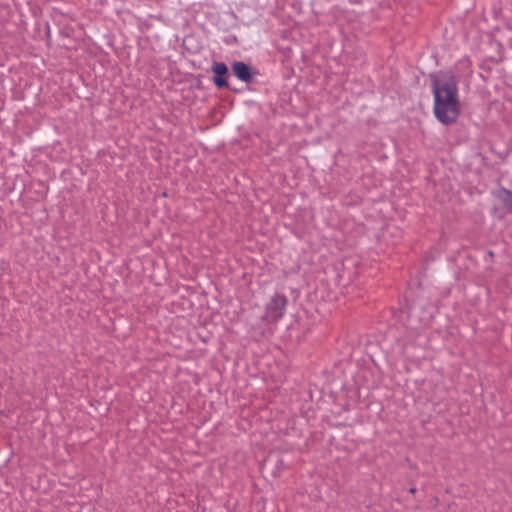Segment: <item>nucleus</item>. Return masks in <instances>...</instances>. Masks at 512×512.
Instances as JSON below:
<instances>
[{"instance_id":"f257e3e1","label":"nucleus","mask_w":512,"mask_h":512,"mask_svg":"<svg viewBox=\"0 0 512 512\" xmlns=\"http://www.w3.org/2000/svg\"><path fill=\"white\" fill-rule=\"evenodd\" d=\"M434 94V113L443 124L456 121L459 113L458 88L455 77L451 73L440 72L432 77Z\"/></svg>"},{"instance_id":"f03ea898","label":"nucleus","mask_w":512,"mask_h":512,"mask_svg":"<svg viewBox=\"0 0 512 512\" xmlns=\"http://www.w3.org/2000/svg\"><path fill=\"white\" fill-rule=\"evenodd\" d=\"M287 299L283 295L275 294L266 306L262 319L268 323L278 321L284 315Z\"/></svg>"},{"instance_id":"7ed1b4c3","label":"nucleus","mask_w":512,"mask_h":512,"mask_svg":"<svg viewBox=\"0 0 512 512\" xmlns=\"http://www.w3.org/2000/svg\"><path fill=\"white\" fill-rule=\"evenodd\" d=\"M211 70L215 74L213 78L214 84L218 88H226L228 87L227 80L225 76L228 74V67L224 62H214L212 64Z\"/></svg>"},{"instance_id":"20e7f679","label":"nucleus","mask_w":512,"mask_h":512,"mask_svg":"<svg viewBox=\"0 0 512 512\" xmlns=\"http://www.w3.org/2000/svg\"><path fill=\"white\" fill-rule=\"evenodd\" d=\"M232 71L242 81L249 82L252 78L250 67L244 62H234Z\"/></svg>"},{"instance_id":"39448f33","label":"nucleus","mask_w":512,"mask_h":512,"mask_svg":"<svg viewBox=\"0 0 512 512\" xmlns=\"http://www.w3.org/2000/svg\"><path fill=\"white\" fill-rule=\"evenodd\" d=\"M502 203V208L505 212L512 210V193L506 189H501L497 195Z\"/></svg>"},{"instance_id":"423d86ee","label":"nucleus","mask_w":512,"mask_h":512,"mask_svg":"<svg viewBox=\"0 0 512 512\" xmlns=\"http://www.w3.org/2000/svg\"><path fill=\"white\" fill-rule=\"evenodd\" d=\"M410 492H411V493H414V492H415V488H411V489H410Z\"/></svg>"}]
</instances>
